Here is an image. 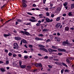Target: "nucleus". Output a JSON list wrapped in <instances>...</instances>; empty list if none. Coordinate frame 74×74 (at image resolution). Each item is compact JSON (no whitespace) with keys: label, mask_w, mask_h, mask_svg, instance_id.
Returning a JSON list of instances; mask_svg holds the SVG:
<instances>
[{"label":"nucleus","mask_w":74,"mask_h":74,"mask_svg":"<svg viewBox=\"0 0 74 74\" xmlns=\"http://www.w3.org/2000/svg\"><path fill=\"white\" fill-rule=\"evenodd\" d=\"M38 47H41L40 48V50H42V51H45V52H48V50L44 48H45V46L42 45H38Z\"/></svg>","instance_id":"obj_1"},{"label":"nucleus","mask_w":74,"mask_h":74,"mask_svg":"<svg viewBox=\"0 0 74 74\" xmlns=\"http://www.w3.org/2000/svg\"><path fill=\"white\" fill-rule=\"evenodd\" d=\"M20 33L21 34L22 33L23 34H26V35L27 36H30V34L27 31H20Z\"/></svg>","instance_id":"obj_2"},{"label":"nucleus","mask_w":74,"mask_h":74,"mask_svg":"<svg viewBox=\"0 0 74 74\" xmlns=\"http://www.w3.org/2000/svg\"><path fill=\"white\" fill-rule=\"evenodd\" d=\"M35 66L37 67H42V66L41 63H36L35 65Z\"/></svg>","instance_id":"obj_3"},{"label":"nucleus","mask_w":74,"mask_h":74,"mask_svg":"<svg viewBox=\"0 0 74 74\" xmlns=\"http://www.w3.org/2000/svg\"><path fill=\"white\" fill-rule=\"evenodd\" d=\"M69 40H66V41H64L62 42V45L64 46H66L67 44H68L69 42Z\"/></svg>","instance_id":"obj_4"},{"label":"nucleus","mask_w":74,"mask_h":74,"mask_svg":"<svg viewBox=\"0 0 74 74\" xmlns=\"http://www.w3.org/2000/svg\"><path fill=\"white\" fill-rule=\"evenodd\" d=\"M48 51L50 52H51V53H52V52H53H53H56L57 51V50H54V49H52L51 48H49L48 49Z\"/></svg>","instance_id":"obj_5"},{"label":"nucleus","mask_w":74,"mask_h":74,"mask_svg":"<svg viewBox=\"0 0 74 74\" xmlns=\"http://www.w3.org/2000/svg\"><path fill=\"white\" fill-rule=\"evenodd\" d=\"M35 40L36 41H42L43 40V38H39L38 37H36L35 38Z\"/></svg>","instance_id":"obj_6"},{"label":"nucleus","mask_w":74,"mask_h":74,"mask_svg":"<svg viewBox=\"0 0 74 74\" xmlns=\"http://www.w3.org/2000/svg\"><path fill=\"white\" fill-rule=\"evenodd\" d=\"M58 51H61V52H66V50H65V49H63L62 48L58 49Z\"/></svg>","instance_id":"obj_7"},{"label":"nucleus","mask_w":74,"mask_h":74,"mask_svg":"<svg viewBox=\"0 0 74 74\" xmlns=\"http://www.w3.org/2000/svg\"><path fill=\"white\" fill-rule=\"evenodd\" d=\"M61 25V24L60 23H58L56 25V27L57 28H58Z\"/></svg>","instance_id":"obj_8"},{"label":"nucleus","mask_w":74,"mask_h":74,"mask_svg":"<svg viewBox=\"0 0 74 74\" xmlns=\"http://www.w3.org/2000/svg\"><path fill=\"white\" fill-rule=\"evenodd\" d=\"M29 21L32 22H37V21L36 20L32 19V18L29 19Z\"/></svg>","instance_id":"obj_9"},{"label":"nucleus","mask_w":74,"mask_h":74,"mask_svg":"<svg viewBox=\"0 0 74 74\" xmlns=\"http://www.w3.org/2000/svg\"><path fill=\"white\" fill-rule=\"evenodd\" d=\"M65 31H66L67 32V31H69V27L68 26H66L64 28Z\"/></svg>","instance_id":"obj_10"},{"label":"nucleus","mask_w":74,"mask_h":74,"mask_svg":"<svg viewBox=\"0 0 74 74\" xmlns=\"http://www.w3.org/2000/svg\"><path fill=\"white\" fill-rule=\"evenodd\" d=\"M15 39L16 40H21V38L20 37H15Z\"/></svg>","instance_id":"obj_11"},{"label":"nucleus","mask_w":74,"mask_h":74,"mask_svg":"<svg viewBox=\"0 0 74 74\" xmlns=\"http://www.w3.org/2000/svg\"><path fill=\"white\" fill-rule=\"evenodd\" d=\"M22 5L24 8H25V7L26 8L27 7V5L26 4V3H23Z\"/></svg>","instance_id":"obj_12"},{"label":"nucleus","mask_w":74,"mask_h":74,"mask_svg":"<svg viewBox=\"0 0 74 74\" xmlns=\"http://www.w3.org/2000/svg\"><path fill=\"white\" fill-rule=\"evenodd\" d=\"M26 66L25 65H22L20 66V67L21 69H25L26 68Z\"/></svg>","instance_id":"obj_13"},{"label":"nucleus","mask_w":74,"mask_h":74,"mask_svg":"<svg viewBox=\"0 0 74 74\" xmlns=\"http://www.w3.org/2000/svg\"><path fill=\"white\" fill-rule=\"evenodd\" d=\"M62 65L64 66H65V67H68V66H67V64H66L64 62H62Z\"/></svg>","instance_id":"obj_14"},{"label":"nucleus","mask_w":74,"mask_h":74,"mask_svg":"<svg viewBox=\"0 0 74 74\" xmlns=\"http://www.w3.org/2000/svg\"><path fill=\"white\" fill-rule=\"evenodd\" d=\"M35 10H39L40 9L37 8H35V9H34V8H32V9H30V10L31 11H32V10L33 11H34Z\"/></svg>","instance_id":"obj_15"},{"label":"nucleus","mask_w":74,"mask_h":74,"mask_svg":"<svg viewBox=\"0 0 74 74\" xmlns=\"http://www.w3.org/2000/svg\"><path fill=\"white\" fill-rule=\"evenodd\" d=\"M55 39H56L57 40L58 42H59V41H60V38H58L57 37H55Z\"/></svg>","instance_id":"obj_16"},{"label":"nucleus","mask_w":74,"mask_h":74,"mask_svg":"<svg viewBox=\"0 0 74 74\" xmlns=\"http://www.w3.org/2000/svg\"><path fill=\"white\" fill-rule=\"evenodd\" d=\"M46 20L47 22H50V19L49 18H46Z\"/></svg>","instance_id":"obj_17"},{"label":"nucleus","mask_w":74,"mask_h":74,"mask_svg":"<svg viewBox=\"0 0 74 74\" xmlns=\"http://www.w3.org/2000/svg\"><path fill=\"white\" fill-rule=\"evenodd\" d=\"M71 8L72 9H73L74 8V3L71 4Z\"/></svg>","instance_id":"obj_18"},{"label":"nucleus","mask_w":74,"mask_h":74,"mask_svg":"<svg viewBox=\"0 0 74 74\" xmlns=\"http://www.w3.org/2000/svg\"><path fill=\"white\" fill-rule=\"evenodd\" d=\"M22 41L23 42V43H25V44L27 43V41L25 40V39H23Z\"/></svg>","instance_id":"obj_19"},{"label":"nucleus","mask_w":74,"mask_h":74,"mask_svg":"<svg viewBox=\"0 0 74 74\" xmlns=\"http://www.w3.org/2000/svg\"><path fill=\"white\" fill-rule=\"evenodd\" d=\"M10 36L9 34H4L3 35L4 37H8Z\"/></svg>","instance_id":"obj_20"},{"label":"nucleus","mask_w":74,"mask_h":74,"mask_svg":"<svg viewBox=\"0 0 74 74\" xmlns=\"http://www.w3.org/2000/svg\"><path fill=\"white\" fill-rule=\"evenodd\" d=\"M52 48H53V49H57V47H56L54 46H52Z\"/></svg>","instance_id":"obj_21"},{"label":"nucleus","mask_w":74,"mask_h":74,"mask_svg":"<svg viewBox=\"0 0 74 74\" xmlns=\"http://www.w3.org/2000/svg\"><path fill=\"white\" fill-rule=\"evenodd\" d=\"M23 3H24L25 4H26L27 3V1L26 0H22Z\"/></svg>","instance_id":"obj_22"},{"label":"nucleus","mask_w":74,"mask_h":74,"mask_svg":"<svg viewBox=\"0 0 74 74\" xmlns=\"http://www.w3.org/2000/svg\"><path fill=\"white\" fill-rule=\"evenodd\" d=\"M60 17H58L56 18V21H59L60 20Z\"/></svg>","instance_id":"obj_23"},{"label":"nucleus","mask_w":74,"mask_h":74,"mask_svg":"<svg viewBox=\"0 0 74 74\" xmlns=\"http://www.w3.org/2000/svg\"><path fill=\"white\" fill-rule=\"evenodd\" d=\"M72 14V12H69V13L68 15L69 16H73V15L71 14Z\"/></svg>","instance_id":"obj_24"},{"label":"nucleus","mask_w":74,"mask_h":74,"mask_svg":"<svg viewBox=\"0 0 74 74\" xmlns=\"http://www.w3.org/2000/svg\"><path fill=\"white\" fill-rule=\"evenodd\" d=\"M18 44L16 43H14V47H17L18 46Z\"/></svg>","instance_id":"obj_25"},{"label":"nucleus","mask_w":74,"mask_h":74,"mask_svg":"<svg viewBox=\"0 0 74 74\" xmlns=\"http://www.w3.org/2000/svg\"><path fill=\"white\" fill-rule=\"evenodd\" d=\"M61 10V8H57V11L59 12Z\"/></svg>","instance_id":"obj_26"},{"label":"nucleus","mask_w":74,"mask_h":74,"mask_svg":"<svg viewBox=\"0 0 74 74\" xmlns=\"http://www.w3.org/2000/svg\"><path fill=\"white\" fill-rule=\"evenodd\" d=\"M64 71L65 73H69V70L68 69H65L64 70Z\"/></svg>","instance_id":"obj_27"},{"label":"nucleus","mask_w":74,"mask_h":74,"mask_svg":"<svg viewBox=\"0 0 74 74\" xmlns=\"http://www.w3.org/2000/svg\"><path fill=\"white\" fill-rule=\"evenodd\" d=\"M22 63V61H19V64L20 66H21Z\"/></svg>","instance_id":"obj_28"},{"label":"nucleus","mask_w":74,"mask_h":74,"mask_svg":"<svg viewBox=\"0 0 74 74\" xmlns=\"http://www.w3.org/2000/svg\"><path fill=\"white\" fill-rule=\"evenodd\" d=\"M43 25L44 26V27H47V26H48V24H46V25L44 24H43Z\"/></svg>","instance_id":"obj_29"},{"label":"nucleus","mask_w":74,"mask_h":74,"mask_svg":"<svg viewBox=\"0 0 74 74\" xmlns=\"http://www.w3.org/2000/svg\"><path fill=\"white\" fill-rule=\"evenodd\" d=\"M57 55H59V56H61V55H62V53H58V54H56Z\"/></svg>","instance_id":"obj_30"},{"label":"nucleus","mask_w":74,"mask_h":74,"mask_svg":"<svg viewBox=\"0 0 74 74\" xmlns=\"http://www.w3.org/2000/svg\"><path fill=\"white\" fill-rule=\"evenodd\" d=\"M63 5L64 7H66L67 5V3L65 2L63 4Z\"/></svg>","instance_id":"obj_31"},{"label":"nucleus","mask_w":74,"mask_h":74,"mask_svg":"<svg viewBox=\"0 0 74 74\" xmlns=\"http://www.w3.org/2000/svg\"><path fill=\"white\" fill-rule=\"evenodd\" d=\"M17 21L18 22H22V20L20 19H18L17 20Z\"/></svg>","instance_id":"obj_32"},{"label":"nucleus","mask_w":74,"mask_h":74,"mask_svg":"<svg viewBox=\"0 0 74 74\" xmlns=\"http://www.w3.org/2000/svg\"><path fill=\"white\" fill-rule=\"evenodd\" d=\"M40 23H38L36 24V25L37 26H40Z\"/></svg>","instance_id":"obj_33"},{"label":"nucleus","mask_w":74,"mask_h":74,"mask_svg":"<svg viewBox=\"0 0 74 74\" xmlns=\"http://www.w3.org/2000/svg\"><path fill=\"white\" fill-rule=\"evenodd\" d=\"M27 14H28V15H33V14L32 13L29 12H27Z\"/></svg>","instance_id":"obj_34"},{"label":"nucleus","mask_w":74,"mask_h":74,"mask_svg":"<svg viewBox=\"0 0 74 74\" xmlns=\"http://www.w3.org/2000/svg\"><path fill=\"white\" fill-rule=\"evenodd\" d=\"M39 36H40V37H43L44 36V35L42 34H39Z\"/></svg>","instance_id":"obj_35"},{"label":"nucleus","mask_w":74,"mask_h":74,"mask_svg":"<svg viewBox=\"0 0 74 74\" xmlns=\"http://www.w3.org/2000/svg\"><path fill=\"white\" fill-rule=\"evenodd\" d=\"M47 29H44L42 30V32H47Z\"/></svg>","instance_id":"obj_36"},{"label":"nucleus","mask_w":74,"mask_h":74,"mask_svg":"<svg viewBox=\"0 0 74 74\" xmlns=\"http://www.w3.org/2000/svg\"><path fill=\"white\" fill-rule=\"evenodd\" d=\"M51 41V40L49 39H48L47 40H46L47 42H50Z\"/></svg>","instance_id":"obj_37"},{"label":"nucleus","mask_w":74,"mask_h":74,"mask_svg":"<svg viewBox=\"0 0 74 74\" xmlns=\"http://www.w3.org/2000/svg\"><path fill=\"white\" fill-rule=\"evenodd\" d=\"M66 45H69V46H71L72 45V44L71 43L68 42V44H66Z\"/></svg>","instance_id":"obj_38"},{"label":"nucleus","mask_w":74,"mask_h":74,"mask_svg":"<svg viewBox=\"0 0 74 74\" xmlns=\"http://www.w3.org/2000/svg\"><path fill=\"white\" fill-rule=\"evenodd\" d=\"M46 14L47 16H49V14H50L49 13L47 12V13H46Z\"/></svg>","instance_id":"obj_39"},{"label":"nucleus","mask_w":74,"mask_h":74,"mask_svg":"<svg viewBox=\"0 0 74 74\" xmlns=\"http://www.w3.org/2000/svg\"><path fill=\"white\" fill-rule=\"evenodd\" d=\"M64 71V69H62L61 71V74H63V72Z\"/></svg>","instance_id":"obj_40"},{"label":"nucleus","mask_w":74,"mask_h":74,"mask_svg":"<svg viewBox=\"0 0 74 74\" xmlns=\"http://www.w3.org/2000/svg\"><path fill=\"white\" fill-rule=\"evenodd\" d=\"M29 47L31 48H32L33 47V46L31 45H29Z\"/></svg>","instance_id":"obj_41"},{"label":"nucleus","mask_w":74,"mask_h":74,"mask_svg":"<svg viewBox=\"0 0 74 74\" xmlns=\"http://www.w3.org/2000/svg\"><path fill=\"white\" fill-rule=\"evenodd\" d=\"M66 61L68 63H70V61H69V59H66Z\"/></svg>","instance_id":"obj_42"},{"label":"nucleus","mask_w":74,"mask_h":74,"mask_svg":"<svg viewBox=\"0 0 74 74\" xmlns=\"http://www.w3.org/2000/svg\"><path fill=\"white\" fill-rule=\"evenodd\" d=\"M57 36H60V33H59V32H58V33H57Z\"/></svg>","instance_id":"obj_43"},{"label":"nucleus","mask_w":74,"mask_h":74,"mask_svg":"<svg viewBox=\"0 0 74 74\" xmlns=\"http://www.w3.org/2000/svg\"><path fill=\"white\" fill-rule=\"evenodd\" d=\"M1 70L2 71H4L5 70H4V69L3 68H1Z\"/></svg>","instance_id":"obj_44"},{"label":"nucleus","mask_w":74,"mask_h":74,"mask_svg":"<svg viewBox=\"0 0 74 74\" xmlns=\"http://www.w3.org/2000/svg\"><path fill=\"white\" fill-rule=\"evenodd\" d=\"M53 4L52 3H50V7H52L53 6Z\"/></svg>","instance_id":"obj_45"},{"label":"nucleus","mask_w":74,"mask_h":74,"mask_svg":"<svg viewBox=\"0 0 74 74\" xmlns=\"http://www.w3.org/2000/svg\"><path fill=\"white\" fill-rule=\"evenodd\" d=\"M54 61H58V59H53Z\"/></svg>","instance_id":"obj_46"},{"label":"nucleus","mask_w":74,"mask_h":74,"mask_svg":"<svg viewBox=\"0 0 74 74\" xmlns=\"http://www.w3.org/2000/svg\"><path fill=\"white\" fill-rule=\"evenodd\" d=\"M37 69H35L33 70L32 71H33V72H34H34H35V71H37Z\"/></svg>","instance_id":"obj_47"},{"label":"nucleus","mask_w":74,"mask_h":74,"mask_svg":"<svg viewBox=\"0 0 74 74\" xmlns=\"http://www.w3.org/2000/svg\"><path fill=\"white\" fill-rule=\"evenodd\" d=\"M54 63H55L56 64H59V65H60V64H59V62H55Z\"/></svg>","instance_id":"obj_48"},{"label":"nucleus","mask_w":74,"mask_h":74,"mask_svg":"<svg viewBox=\"0 0 74 74\" xmlns=\"http://www.w3.org/2000/svg\"><path fill=\"white\" fill-rule=\"evenodd\" d=\"M45 10L46 11H48V10H49V9H48V8L47 7L45 8Z\"/></svg>","instance_id":"obj_49"},{"label":"nucleus","mask_w":74,"mask_h":74,"mask_svg":"<svg viewBox=\"0 0 74 74\" xmlns=\"http://www.w3.org/2000/svg\"><path fill=\"white\" fill-rule=\"evenodd\" d=\"M48 67H49V68H52V66L50 65H49Z\"/></svg>","instance_id":"obj_50"},{"label":"nucleus","mask_w":74,"mask_h":74,"mask_svg":"<svg viewBox=\"0 0 74 74\" xmlns=\"http://www.w3.org/2000/svg\"><path fill=\"white\" fill-rule=\"evenodd\" d=\"M32 19H36V18L34 17L33 16H32L31 17Z\"/></svg>","instance_id":"obj_51"},{"label":"nucleus","mask_w":74,"mask_h":74,"mask_svg":"<svg viewBox=\"0 0 74 74\" xmlns=\"http://www.w3.org/2000/svg\"><path fill=\"white\" fill-rule=\"evenodd\" d=\"M33 7H36V5L35 3H34L32 5Z\"/></svg>","instance_id":"obj_52"},{"label":"nucleus","mask_w":74,"mask_h":74,"mask_svg":"<svg viewBox=\"0 0 74 74\" xmlns=\"http://www.w3.org/2000/svg\"><path fill=\"white\" fill-rule=\"evenodd\" d=\"M48 57L47 56H46L44 57V59H48Z\"/></svg>","instance_id":"obj_53"},{"label":"nucleus","mask_w":74,"mask_h":74,"mask_svg":"<svg viewBox=\"0 0 74 74\" xmlns=\"http://www.w3.org/2000/svg\"><path fill=\"white\" fill-rule=\"evenodd\" d=\"M13 57H16V55L15 54H13Z\"/></svg>","instance_id":"obj_54"},{"label":"nucleus","mask_w":74,"mask_h":74,"mask_svg":"<svg viewBox=\"0 0 74 74\" xmlns=\"http://www.w3.org/2000/svg\"><path fill=\"white\" fill-rule=\"evenodd\" d=\"M24 58H25V59H27L28 57H27V56H24Z\"/></svg>","instance_id":"obj_55"},{"label":"nucleus","mask_w":74,"mask_h":74,"mask_svg":"<svg viewBox=\"0 0 74 74\" xmlns=\"http://www.w3.org/2000/svg\"><path fill=\"white\" fill-rule=\"evenodd\" d=\"M24 53H27V52L26 50H24Z\"/></svg>","instance_id":"obj_56"},{"label":"nucleus","mask_w":74,"mask_h":74,"mask_svg":"<svg viewBox=\"0 0 74 74\" xmlns=\"http://www.w3.org/2000/svg\"><path fill=\"white\" fill-rule=\"evenodd\" d=\"M6 64H8V63H9V62L8 61H6Z\"/></svg>","instance_id":"obj_57"},{"label":"nucleus","mask_w":74,"mask_h":74,"mask_svg":"<svg viewBox=\"0 0 74 74\" xmlns=\"http://www.w3.org/2000/svg\"><path fill=\"white\" fill-rule=\"evenodd\" d=\"M31 23H27L26 24V25H30Z\"/></svg>","instance_id":"obj_58"},{"label":"nucleus","mask_w":74,"mask_h":74,"mask_svg":"<svg viewBox=\"0 0 74 74\" xmlns=\"http://www.w3.org/2000/svg\"><path fill=\"white\" fill-rule=\"evenodd\" d=\"M47 0H43V3L44 4H45V2Z\"/></svg>","instance_id":"obj_59"},{"label":"nucleus","mask_w":74,"mask_h":74,"mask_svg":"<svg viewBox=\"0 0 74 74\" xmlns=\"http://www.w3.org/2000/svg\"><path fill=\"white\" fill-rule=\"evenodd\" d=\"M38 56H42L41 54H38Z\"/></svg>","instance_id":"obj_60"},{"label":"nucleus","mask_w":74,"mask_h":74,"mask_svg":"<svg viewBox=\"0 0 74 74\" xmlns=\"http://www.w3.org/2000/svg\"><path fill=\"white\" fill-rule=\"evenodd\" d=\"M22 42H23V41H22V40H21L20 43V45H22Z\"/></svg>","instance_id":"obj_61"},{"label":"nucleus","mask_w":74,"mask_h":74,"mask_svg":"<svg viewBox=\"0 0 74 74\" xmlns=\"http://www.w3.org/2000/svg\"><path fill=\"white\" fill-rule=\"evenodd\" d=\"M63 16H66V14H63Z\"/></svg>","instance_id":"obj_62"},{"label":"nucleus","mask_w":74,"mask_h":74,"mask_svg":"<svg viewBox=\"0 0 74 74\" xmlns=\"http://www.w3.org/2000/svg\"><path fill=\"white\" fill-rule=\"evenodd\" d=\"M51 16L52 18H53V17H54V14H52L51 15Z\"/></svg>","instance_id":"obj_63"},{"label":"nucleus","mask_w":74,"mask_h":74,"mask_svg":"<svg viewBox=\"0 0 74 74\" xmlns=\"http://www.w3.org/2000/svg\"><path fill=\"white\" fill-rule=\"evenodd\" d=\"M18 24V22L17 21L16 22V25H17Z\"/></svg>","instance_id":"obj_64"}]
</instances>
